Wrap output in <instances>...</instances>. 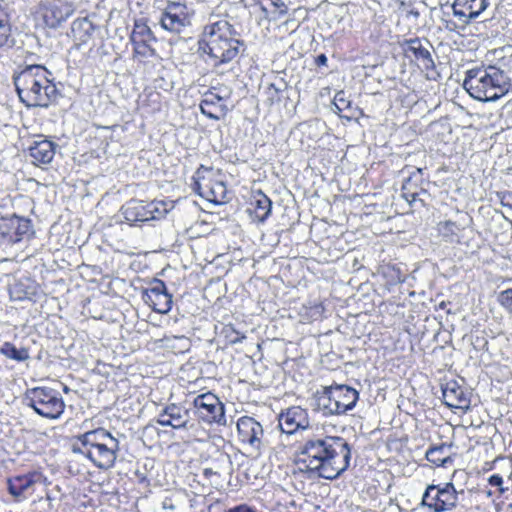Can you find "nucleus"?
I'll return each instance as SVG.
<instances>
[{
    "label": "nucleus",
    "mask_w": 512,
    "mask_h": 512,
    "mask_svg": "<svg viewBox=\"0 0 512 512\" xmlns=\"http://www.w3.org/2000/svg\"><path fill=\"white\" fill-rule=\"evenodd\" d=\"M350 460L351 448L345 439L313 432L304 436L296 465L302 472L333 480L349 468Z\"/></svg>",
    "instance_id": "f257e3e1"
},
{
    "label": "nucleus",
    "mask_w": 512,
    "mask_h": 512,
    "mask_svg": "<svg viewBox=\"0 0 512 512\" xmlns=\"http://www.w3.org/2000/svg\"><path fill=\"white\" fill-rule=\"evenodd\" d=\"M13 82L20 101L28 108H47L56 101L58 90L50 79L51 73L39 64L19 66Z\"/></svg>",
    "instance_id": "f03ea898"
},
{
    "label": "nucleus",
    "mask_w": 512,
    "mask_h": 512,
    "mask_svg": "<svg viewBox=\"0 0 512 512\" xmlns=\"http://www.w3.org/2000/svg\"><path fill=\"white\" fill-rule=\"evenodd\" d=\"M236 31L226 20H219L204 27L199 40V50L214 60L213 66L218 67L234 60L244 50L243 41L235 38Z\"/></svg>",
    "instance_id": "7ed1b4c3"
},
{
    "label": "nucleus",
    "mask_w": 512,
    "mask_h": 512,
    "mask_svg": "<svg viewBox=\"0 0 512 512\" xmlns=\"http://www.w3.org/2000/svg\"><path fill=\"white\" fill-rule=\"evenodd\" d=\"M463 88L478 101L495 102L511 88V79L499 67L473 68L466 72Z\"/></svg>",
    "instance_id": "20e7f679"
},
{
    "label": "nucleus",
    "mask_w": 512,
    "mask_h": 512,
    "mask_svg": "<svg viewBox=\"0 0 512 512\" xmlns=\"http://www.w3.org/2000/svg\"><path fill=\"white\" fill-rule=\"evenodd\" d=\"M24 400L38 415L48 419L60 418L65 409L60 393L49 387L28 389Z\"/></svg>",
    "instance_id": "39448f33"
},
{
    "label": "nucleus",
    "mask_w": 512,
    "mask_h": 512,
    "mask_svg": "<svg viewBox=\"0 0 512 512\" xmlns=\"http://www.w3.org/2000/svg\"><path fill=\"white\" fill-rule=\"evenodd\" d=\"M463 493V490L457 492L452 483H445L442 487L431 484L427 486L421 504L433 512L450 511L457 505L458 494Z\"/></svg>",
    "instance_id": "423d86ee"
},
{
    "label": "nucleus",
    "mask_w": 512,
    "mask_h": 512,
    "mask_svg": "<svg viewBox=\"0 0 512 512\" xmlns=\"http://www.w3.org/2000/svg\"><path fill=\"white\" fill-rule=\"evenodd\" d=\"M278 427L287 436L300 433L304 436L313 433L314 426L310 424L309 414L300 406H292L278 415Z\"/></svg>",
    "instance_id": "0eeeda50"
},
{
    "label": "nucleus",
    "mask_w": 512,
    "mask_h": 512,
    "mask_svg": "<svg viewBox=\"0 0 512 512\" xmlns=\"http://www.w3.org/2000/svg\"><path fill=\"white\" fill-rule=\"evenodd\" d=\"M193 406L195 414L203 422L226 425L224 404L215 394L207 392L198 395L193 401Z\"/></svg>",
    "instance_id": "6e6552de"
},
{
    "label": "nucleus",
    "mask_w": 512,
    "mask_h": 512,
    "mask_svg": "<svg viewBox=\"0 0 512 512\" xmlns=\"http://www.w3.org/2000/svg\"><path fill=\"white\" fill-rule=\"evenodd\" d=\"M401 46L405 56L426 71L427 75L435 71L436 66L431 53L433 46L427 38L405 39Z\"/></svg>",
    "instance_id": "1a4fd4ad"
},
{
    "label": "nucleus",
    "mask_w": 512,
    "mask_h": 512,
    "mask_svg": "<svg viewBox=\"0 0 512 512\" xmlns=\"http://www.w3.org/2000/svg\"><path fill=\"white\" fill-rule=\"evenodd\" d=\"M45 477L38 471L16 475L7 479V489L17 502L28 499L35 490V485L41 483Z\"/></svg>",
    "instance_id": "9d476101"
},
{
    "label": "nucleus",
    "mask_w": 512,
    "mask_h": 512,
    "mask_svg": "<svg viewBox=\"0 0 512 512\" xmlns=\"http://www.w3.org/2000/svg\"><path fill=\"white\" fill-rule=\"evenodd\" d=\"M142 299L153 311L160 314H167L172 307V295L168 293L164 281L153 279L150 286L143 291Z\"/></svg>",
    "instance_id": "9b49d317"
},
{
    "label": "nucleus",
    "mask_w": 512,
    "mask_h": 512,
    "mask_svg": "<svg viewBox=\"0 0 512 512\" xmlns=\"http://www.w3.org/2000/svg\"><path fill=\"white\" fill-rule=\"evenodd\" d=\"M119 450V441L113 438L110 442H105L94 449L80 450V453L87 457L97 468L109 470L114 467Z\"/></svg>",
    "instance_id": "f8f14e48"
},
{
    "label": "nucleus",
    "mask_w": 512,
    "mask_h": 512,
    "mask_svg": "<svg viewBox=\"0 0 512 512\" xmlns=\"http://www.w3.org/2000/svg\"><path fill=\"white\" fill-rule=\"evenodd\" d=\"M239 439L243 443L260 450L264 446V430L262 425L253 417L242 416L237 421Z\"/></svg>",
    "instance_id": "ddd939ff"
},
{
    "label": "nucleus",
    "mask_w": 512,
    "mask_h": 512,
    "mask_svg": "<svg viewBox=\"0 0 512 512\" xmlns=\"http://www.w3.org/2000/svg\"><path fill=\"white\" fill-rule=\"evenodd\" d=\"M489 5V0H455L452 5L453 15L465 27L478 18Z\"/></svg>",
    "instance_id": "4468645a"
},
{
    "label": "nucleus",
    "mask_w": 512,
    "mask_h": 512,
    "mask_svg": "<svg viewBox=\"0 0 512 512\" xmlns=\"http://www.w3.org/2000/svg\"><path fill=\"white\" fill-rule=\"evenodd\" d=\"M73 12V5L65 0H51L43 4V20L50 28H57Z\"/></svg>",
    "instance_id": "2eb2a0df"
},
{
    "label": "nucleus",
    "mask_w": 512,
    "mask_h": 512,
    "mask_svg": "<svg viewBox=\"0 0 512 512\" xmlns=\"http://www.w3.org/2000/svg\"><path fill=\"white\" fill-rule=\"evenodd\" d=\"M190 415L188 409L177 404L164 407L158 415L157 423L161 426H170L174 429L186 428Z\"/></svg>",
    "instance_id": "dca6fc26"
},
{
    "label": "nucleus",
    "mask_w": 512,
    "mask_h": 512,
    "mask_svg": "<svg viewBox=\"0 0 512 512\" xmlns=\"http://www.w3.org/2000/svg\"><path fill=\"white\" fill-rule=\"evenodd\" d=\"M114 437L104 428H97L77 436L81 447L73 446V452L80 453V450H90L95 447L110 442Z\"/></svg>",
    "instance_id": "f3484780"
},
{
    "label": "nucleus",
    "mask_w": 512,
    "mask_h": 512,
    "mask_svg": "<svg viewBox=\"0 0 512 512\" xmlns=\"http://www.w3.org/2000/svg\"><path fill=\"white\" fill-rule=\"evenodd\" d=\"M56 148L57 144L50 140L35 141L29 148L32 163L35 165L49 164L55 156Z\"/></svg>",
    "instance_id": "a211bd4d"
},
{
    "label": "nucleus",
    "mask_w": 512,
    "mask_h": 512,
    "mask_svg": "<svg viewBox=\"0 0 512 512\" xmlns=\"http://www.w3.org/2000/svg\"><path fill=\"white\" fill-rule=\"evenodd\" d=\"M422 183L423 169L416 168L402 184V196L407 202H416L421 193H426V190L422 187Z\"/></svg>",
    "instance_id": "6ab92c4d"
},
{
    "label": "nucleus",
    "mask_w": 512,
    "mask_h": 512,
    "mask_svg": "<svg viewBox=\"0 0 512 512\" xmlns=\"http://www.w3.org/2000/svg\"><path fill=\"white\" fill-rule=\"evenodd\" d=\"M334 398L336 399L339 414H344L352 410L359 398V393L352 387L347 385L332 386Z\"/></svg>",
    "instance_id": "aec40b11"
},
{
    "label": "nucleus",
    "mask_w": 512,
    "mask_h": 512,
    "mask_svg": "<svg viewBox=\"0 0 512 512\" xmlns=\"http://www.w3.org/2000/svg\"><path fill=\"white\" fill-rule=\"evenodd\" d=\"M444 403L449 407L468 408L469 399L463 388L456 381H449L442 386Z\"/></svg>",
    "instance_id": "412c9836"
},
{
    "label": "nucleus",
    "mask_w": 512,
    "mask_h": 512,
    "mask_svg": "<svg viewBox=\"0 0 512 512\" xmlns=\"http://www.w3.org/2000/svg\"><path fill=\"white\" fill-rule=\"evenodd\" d=\"M272 201L262 192L256 191L251 198L248 211L253 220L263 223L271 214Z\"/></svg>",
    "instance_id": "4be33fe9"
},
{
    "label": "nucleus",
    "mask_w": 512,
    "mask_h": 512,
    "mask_svg": "<svg viewBox=\"0 0 512 512\" xmlns=\"http://www.w3.org/2000/svg\"><path fill=\"white\" fill-rule=\"evenodd\" d=\"M121 211L124 219L131 224L151 220L147 202L142 200H130L122 206Z\"/></svg>",
    "instance_id": "5701e85b"
},
{
    "label": "nucleus",
    "mask_w": 512,
    "mask_h": 512,
    "mask_svg": "<svg viewBox=\"0 0 512 512\" xmlns=\"http://www.w3.org/2000/svg\"><path fill=\"white\" fill-rule=\"evenodd\" d=\"M96 26L87 17L78 18L72 22L71 33L79 44H86L92 39Z\"/></svg>",
    "instance_id": "b1692460"
},
{
    "label": "nucleus",
    "mask_w": 512,
    "mask_h": 512,
    "mask_svg": "<svg viewBox=\"0 0 512 512\" xmlns=\"http://www.w3.org/2000/svg\"><path fill=\"white\" fill-rule=\"evenodd\" d=\"M316 409L324 415H340L336 407V399L334 398L332 386L326 387L324 391L316 396Z\"/></svg>",
    "instance_id": "393cba45"
},
{
    "label": "nucleus",
    "mask_w": 512,
    "mask_h": 512,
    "mask_svg": "<svg viewBox=\"0 0 512 512\" xmlns=\"http://www.w3.org/2000/svg\"><path fill=\"white\" fill-rule=\"evenodd\" d=\"M425 456L429 462L436 466H446L452 462L450 446L444 443L430 447Z\"/></svg>",
    "instance_id": "a878e982"
},
{
    "label": "nucleus",
    "mask_w": 512,
    "mask_h": 512,
    "mask_svg": "<svg viewBox=\"0 0 512 512\" xmlns=\"http://www.w3.org/2000/svg\"><path fill=\"white\" fill-rule=\"evenodd\" d=\"M161 26L170 32L180 33L184 27L189 24L188 16H180L179 14H163L160 19Z\"/></svg>",
    "instance_id": "bb28decb"
},
{
    "label": "nucleus",
    "mask_w": 512,
    "mask_h": 512,
    "mask_svg": "<svg viewBox=\"0 0 512 512\" xmlns=\"http://www.w3.org/2000/svg\"><path fill=\"white\" fill-rule=\"evenodd\" d=\"M14 43L9 16L6 11L0 12V48H11Z\"/></svg>",
    "instance_id": "cd10ccee"
},
{
    "label": "nucleus",
    "mask_w": 512,
    "mask_h": 512,
    "mask_svg": "<svg viewBox=\"0 0 512 512\" xmlns=\"http://www.w3.org/2000/svg\"><path fill=\"white\" fill-rule=\"evenodd\" d=\"M461 227L453 221L447 220L438 224V231L445 241L458 243L460 241L459 233Z\"/></svg>",
    "instance_id": "c85d7f7f"
},
{
    "label": "nucleus",
    "mask_w": 512,
    "mask_h": 512,
    "mask_svg": "<svg viewBox=\"0 0 512 512\" xmlns=\"http://www.w3.org/2000/svg\"><path fill=\"white\" fill-rule=\"evenodd\" d=\"M0 353L5 357L18 362H23L30 358L27 348H17L11 342H5L0 348Z\"/></svg>",
    "instance_id": "c756f323"
},
{
    "label": "nucleus",
    "mask_w": 512,
    "mask_h": 512,
    "mask_svg": "<svg viewBox=\"0 0 512 512\" xmlns=\"http://www.w3.org/2000/svg\"><path fill=\"white\" fill-rule=\"evenodd\" d=\"M0 235L9 242H18L15 235V214L0 217Z\"/></svg>",
    "instance_id": "7c9ffc66"
},
{
    "label": "nucleus",
    "mask_w": 512,
    "mask_h": 512,
    "mask_svg": "<svg viewBox=\"0 0 512 512\" xmlns=\"http://www.w3.org/2000/svg\"><path fill=\"white\" fill-rule=\"evenodd\" d=\"M216 461L221 464L218 469H214L213 467H207L203 470V475L205 477H211L212 475L220 476L223 472L229 470L231 468L232 462L230 456L226 453H220Z\"/></svg>",
    "instance_id": "2f4dec72"
},
{
    "label": "nucleus",
    "mask_w": 512,
    "mask_h": 512,
    "mask_svg": "<svg viewBox=\"0 0 512 512\" xmlns=\"http://www.w3.org/2000/svg\"><path fill=\"white\" fill-rule=\"evenodd\" d=\"M154 39L150 28L145 24L136 23L131 34L132 43L149 42Z\"/></svg>",
    "instance_id": "473e14b6"
},
{
    "label": "nucleus",
    "mask_w": 512,
    "mask_h": 512,
    "mask_svg": "<svg viewBox=\"0 0 512 512\" xmlns=\"http://www.w3.org/2000/svg\"><path fill=\"white\" fill-rule=\"evenodd\" d=\"M32 230L31 220L25 217H20L15 214V235L18 242L24 235H27Z\"/></svg>",
    "instance_id": "72a5a7b5"
},
{
    "label": "nucleus",
    "mask_w": 512,
    "mask_h": 512,
    "mask_svg": "<svg viewBox=\"0 0 512 512\" xmlns=\"http://www.w3.org/2000/svg\"><path fill=\"white\" fill-rule=\"evenodd\" d=\"M166 206V203L163 201L147 202V208L149 210L151 220L162 218L168 211Z\"/></svg>",
    "instance_id": "f704fd0d"
},
{
    "label": "nucleus",
    "mask_w": 512,
    "mask_h": 512,
    "mask_svg": "<svg viewBox=\"0 0 512 512\" xmlns=\"http://www.w3.org/2000/svg\"><path fill=\"white\" fill-rule=\"evenodd\" d=\"M333 104L335 106V112L340 113L350 108L351 101L347 99L345 92L341 90L335 94Z\"/></svg>",
    "instance_id": "c9c22d12"
},
{
    "label": "nucleus",
    "mask_w": 512,
    "mask_h": 512,
    "mask_svg": "<svg viewBox=\"0 0 512 512\" xmlns=\"http://www.w3.org/2000/svg\"><path fill=\"white\" fill-rule=\"evenodd\" d=\"M163 14L188 16L187 7L180 2H168Z\"/></svg>",
    "instance_id": "e433bc0d"
},
{
    "label": "nucleus",
    "mask_w": 512,
    "mask_h": 512,
    "mask_svg": "<svg viewBox=\"0 0 512 512\" xmlns=\"http://www.w3.org/2000/svg\"><path fill=\"white\" fill-rule=\"evenodd\" d=\"M210 170L211 169H208L205 166L201 165L195 172V175L193 176V179H194L193 190L196 193H198L200 196H204V192L202 191V184H201V180L204 179L203 173L206 171H210Z\"/></svg>",
    "instance_id": "4c0bfd02"
},
{
    "label": "nucleus",
    "mask_w": 512,
    "mask_h": 512,
    "mask_svg": "<svg viewBox=\"0 0 512 512\" xmlns=\"http://www.w3.org/2000/svg\"><path fill=\"white\" fill-rule=\"evenodd\" d=\"M498 299L500 304L510 313H512V289L502 291L499 294Z\"/></svg>",
    "instance_id": "58836bf2"
},
{
    "label": "nucleus",
    "mask_w": 512,
    "mask_h": 512,
    "mask_svg": "<svg viewBox=\"0 0 512 512\" xmlns=\"http://www.w3.org/2000/svg\"><path fill=\"white\" fill-rule=\"evenodd\" d=\"M212 94L213 93H210L209 95H207L206 98L201 102L200 109H201V112L204 115H206L207 117H209L211 119H218V117L216 115H214L213 113H207V107L215 104V102L217 101L215 98L212 97Z\"/></svg>",
    "instance_id": "ea45409f"
},
{
    "label": "nucleus",
    "mask_w": 512,
    "mask_h": 512,
    "mask_svg": "<svg viewBox=\"0 0 512 512\" xmlns=\"http://www.w3.org/2000/svg\"><path fill=\"white\" fill-rule=\"evenodd\" d=\"M134 45V50L137 54L146 56L148 52L153 54L154 50L149 46L148 42H140V43H132Z\"/></svg>",
    "instance_id": "a19ab883"
},
{
    "label": "nucleus",
    "mask_w": 512,
    "mask_h": 512,
    "mask_svg": "<svg viewBox=\"0 0 512 512\" xmlns=\"http://www.w3.org/2000/svg\"><path fill=\"white\" fill-rule=\"evenodd\" d=\"M488 482L491 486L499 487V490L501 493L504 492V489L502 488L503 478L500 475H498V474L491 475L488 479Z\"/></svg>",
    "instance_id": "79ce46f5"
},
{
    "label": "nucleus",
    "mask_w": 512,
    "mask_h": 512,
    "mask_svg": "<svg viewBox=\"0 0 512 512\" xmlns=\"http://www.w3.org/2000/svg\"><path fill=\"white\" fill-rule=\"evenodd\" d=\"M225 512H257L253 507L247 505V504H240L237 506H234L232 508H229Z\"/></svg>",
    "instance_id": "37998d69"
},
{
    "label": "nucleus",
    "mask_w": 512,
    "mask_h": 512,
    "mask_svg": "<svg viewBox=\"0 0 512 512\" xmlns=\"http://www.w3.org/2000/svg\"><path fill=\"white\" fill-rule=\"evenodd\" d=\"M271 4L278 9L279 16H283L287 13L288 9L286 4L282 0H269Z\"/></svg>",
    "instance_id": "c03bdc74"
},
{
    "label": "nucleus",
    "mask_w": 512,
    "mask_h": 512,
    "mask_svg": "<svg viewBox=\"0 0 512 512\" xmlns=\"http://www.w3.org/2000/svg\"><path fill=\"white\" fill-rule=\"evenodd\" d=\"M445 28L449 31H457L458 29H463L464 27L461 26V23L459 20H458V23L453 20H446Z\"/></svg>",
    "instance_id": "a18cd8bd"
},
{
    "label": "nucleus",
    "mask_w": 512,
    "mask_h": 512,
    "mask_svg": "<svg viewBox=\"0 0 512 512\" xmlns=\"http://www.w3.org/2000/svg\"><path fill=\"white\" fill-rule=\"evenodd\" d=\"M419 16H420V13L415 8H411V9H408L405 11V17L408 19L412 17V18H414V20H417L419 18Z\"/></svg>",
    "instance_id": "49530a36"
},
{
    "label": "nucleus",
    "mask_w": 512,
    "mask_h": 512,
    "mask_svg": "<svg viewBox=\"0 0 512 512\" xmlns=\"http://www.w3.org/2000/svg\"><path fill=\"white\" fill-rule=\"evenodd\" d=\"M327 57L325 54H319L316 58H315V64L317 66H325L327 64Z\"/></svg>",
    "instance_id": "de8ad7c7"
},
{
    "label": "nucleus",
    "mask_w": 512,
    "mask_h": 512,
    "mask_svg": "<svg viewBox=\"0 0 512 512\" xmlns=\"http://www.w3.org/2000/svg\"><path fill=\"white\" fill-rule=\"evenodd\" d=\"M212 97H213V98H215L217 101H220V100H222V99H223V97H222V96L217 95V94H212Z\"/></svg>",
    "instance_id": "09e8293b"
},
{
    "label": "nucleus",
    "mask_w": 512,
    "mask_h": 512,
    "mask_svg": "<svg viewBox=\"0 0 512 512\" xmlns=\"http://www.w3.org/2000/svg\"><path fill=\"white\" fill-rule=\"evenodd\" d=\"M219 466H221V464H220V463H218V462L216 461V459H215V460H214V462H213V466H212V467H213L214 469H218V467H219Z\"/></svg>",
    "instance_id": "8fccbe9b"
},
{
    "label": "nucleus",
    "mask_w": 512,
    "mask_h": 512,
    "mask_svg": "<svg viewBox=\"0 0 512 512\" xmlns=\"http://www.w3.org/2000/svg\"><path fill=\"white\" fill-rule=\"evenodd\" d=\"M242 338H244V336H242L241 338L237 337L236 339L232 340V343L240 342Z\"/></svg>",
    "instance_id": "3c124183"
},
{
    "label": "nucleus",
    "mask_w": 512,
    "mask_h": 512,
    "mask_svg": "<svg viewBox=\"0 0 512 512\" xmlns=\"http://www.w3.org/2000/svg\"><path fill=\"white\" fill-rule=\"evenodd\" d=\"M0 12H5V10L0 7Z\"/></svg>",
    "instance_id": "603ef678"
}]
</instances>
